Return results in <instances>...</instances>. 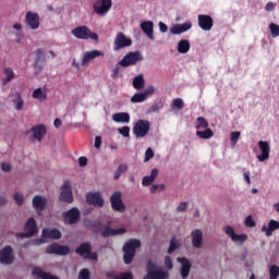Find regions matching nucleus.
I'll return each mask as SVG.
<instances>
[{
    "mask_svg": "<svg viewBox=\"0 0 279 279\" xmlns=\"http://www.w3.org/2000/svg\"><path fill=\"white\" fill-rule=\"evenodd\" d=\"M133 88H135V90H143V88H145V78L143 77V74L133 78Z\"/></svg>",
    "mask_w": 279,
    "mask_h": 279,
    "instance_id": "31",
    "label": "nucleus"
},
{
    "mask_svg": "<svg viewBox=\"0 0 279 279\" xmlns=\"http://www.w3.org/2000/svg\"><path fill=\"white\" fill-rule=\"evenodd\" d=\"M159 29L161 34H167V32H169V26H167V24L163 22H159Z\"/></svg>",
    "mask_w": 279,
    "mask_h": 279,
    "instance_id": "61",
    "label": "nucleus"
},
{
    "mask_svg": "<svg viewBox=\"0 0 279 279\" xmlns=\"http://www.w3.org/2000/svg\"><path fill=\"white\" fill-rule=\"evenodd\" d=\"M47 61H35L33 63V69L35 71V74L38 75L45 70V63Z\"/></svg>",
    "mask_w": 279,
    "mask_h": 279,
    "instance_id": "39",
    "label": "nucleus"
},
{
    "mask_svg": "<svg viewBox=\"0 0 279 279\" xmlns=\"http://www.w3.org/2000/svg\"><path fill=\"white\" fill-rule=\"evenodd\" d=\"M24 23L29 26L31 29H38L40 27V15L32 11L26 12Z\"/></svg>",
    "mask_w": 279,
    "mask_h": 279,
    "instance_id": "15",
    "label": "nucleus"
},
{
    "mask_svg": "<svg viewBox=\"0 0 279 279\" xmlns=\"http://www.w3.org/2000/svg\"><path fill=\"white\" fill-rule=\"evenodd\" d=\"M143 54L141 51L129 52L126 56L123 57L121 61H119V65L128 69V66H133L136 62H142Z\"/></svg>",
    "mask_w": 279,
    "mask_h": 279,
    "instance_id": "6",
    "label": "nucleus"
},
{
    "mask_svg": "<svg viewBox=\"0 0 279 279\" xmlns=\"http://www.w3.org/2000/svg\"><path fill=\"white\" fill-rule=\"evenodd\" d=\"M225 233L227 234V236L231 238V241H233L234 243H240V245H243V243L247 241V234L245 233L236 234L232 226H226Z\"/></svg>",
    "mask_w": 279,
    "mask_h": 279,
    "instance_id": "16",
    "label": "nucleus"
},
{
    "mask_svg": "<svg viewBox=\"0 0 279 279\" xmlns=\"http://www.w3.org/2000/svg\"><path fill=\"white\" fill-rule=\"evenodd\" d=\"M47 197L43 195H35L33 197V208L36 210L37 215H43V210L47 208Z\"/></svg>",
    "mask_w": 279,
    "mask_h": 279,
    "instance_id": "19",
    "label": "nucleus"
},
{
    "mask_svg": "<svg viewBox=\"0 0 279 279\" xmlns=\"http://www.w3.org/2000/svg\"><path fill=\"white\" fill-rule=\"evenodd\" d=\"M35 62H47V58L45 57V51L38 48L35 51Z\"/></svg>",
    "mask_w": 279,
    "mask_h": 279,
    "instance_id": "43",
    "label": "nucleus"
},
{
    "mask_svg": "<svg viewBox=\"0 0 279 279\" xmlns=\"http://www.w3.org/2000/svg\"><path fill=\"white\" fill-rule=\"evenodd\" d=\"M151 158H154V149L147 148L145 151L144 162H149V160H151Z\"/></svg>",
    "mask_w": 279,
    "mask_h": 279,
    "instance_id": "52",
    "label": "nucleus"
},
{
    "mask_svg": "<svg viewBox=\"0 0 279 279\" xmlns=\"http://www.w3.org/2000/svg\"><path fill=\"white\" fill-rule=\"evenodd\" d=\"M4 74L7 76L2 78V86H5V84H10V82L14 80V70H12V68H5Z\"/></svg>",
    "mask_w": 279,
    "mask_h": 279,
    "instance_id": "35",
    "label": "nucleus"
},
{
    "mask_svg": "<svg viewBox=\"0 0 279 279\" xmlns=\"http://www.w3.org/2000/svg\"><path fill=\"white\" fill-rule=\"evenodd\" d=\"M125 47H132V39L128 38L123 33H118L113 41L114 51L125 49Z\"/></svg>",
    "mask_w": 279,
    "mask_h": 279,
    "instance_id": "14",
    "label": "nucleus"
},
{
    "mask_svg": "<svg viewBox=\"0 0 279 279\" xmlns=\"http://www.w3.org/2000/svg\"><path fill=\"white\" fill-rule=\"evenodd\" d=\"M132 104H143V101H147V97L144 93H135L131 97Z\"/></svg>",
    "mask_w": 279,
    "mask_h": 279,
    "instance_id": "37",
    "label": "nucleus"
},
{
    "mask_svg": "<svg viewBox=\"0 0 279 279\" xmlns=\"http://www.w3.org/2000/svg\"><path fill=\"white\" fill-rule=\"evenodd\" d=\"M269 274H270L269 279H278V276H279V267H278L277 265H272V266L269 268Z\"/></svg>",
    "mask_w": 279,
    "mask_h": 279,
    "instance_id": "48",
    "label": "nucleus"
},
{
    "mask_svg": "<svg viewBox=\"0 0 279 279\" xmlns=\"http://www.w3.org/2000/svg\"><path fill=\"white\" fill-rule=\"evenodd\" d=\"M46 254H57L58 256H69L71 247L53 243L47 246Z\"/></svg>",
    "mask_w": 279,
    "mask_h": 279,
    "instance_id": "11",
    "label": "nucleus"
},
{
    "mask_svg": "<svg viewBox=\"0 0 279 279\" xmlns=\"http://www.w3.org/2000/svg\"><path fill=\"white\" fill-rule=\"evenodd\" d=\"M25 232L16 233V239H31V236H34V234H38V227L36 226V219L28 218L24 226Z\"/></svg>",
    "mask_w": 279,
    "mask_h": 279,
    "instance_id": "4",
    "label": "nucleus"
},
{
    "mask_svg": "<svg viewBox=\"0 0 279 279\" xmlns=\"http://www.w3.org/2000/svg\"><path fill=\"white\" fill-rule=\"evenodd\" d=\"M114 279H133L132 272H125L119 276H116Z\"/></svg>",
    "mask_w": 279,
    "mask_h": 279,
    "instance_id": "60",
    "label": "nucleus"
},
{
    "mask_svg": "<svg viewBox=\"0 0 279 279\" xmlns=\"http://www.w3.org/2000/svg\"><path fill=\"white\" fill-rule=\"evenodd\" d=\"M165 265L168 269H173V260L169 256L165 257Z\"/></svg>",
    "mask_w": 279,
    "mask_h": 279,
    "instance_id": "59",
    "label": "nucleus"
},
{
    "mask_svg": "<svg viewBox=\"0 0 279 279\" xmlns=\"http://www.w3.org/2000/svg\"><path fill=\"white\" fill-rule=\"evenodd\" d=\"M191 236L193 247H196L197 250L198 247H202V243L204 241V232H202L199 229H195L191 232Z\"/></svg>",
    "mask_w": 279,
    "mask_h": 279,
    "instance_id": "23",
    "label": "nucleus"
},
{
    "mask_svg": "<svg viewBox=\"0 0 279 279\" xmlns=\"http://www.w3.org/2000/svg\"><path fill=\"white\" fill-rule=\"evenodd\" d=\"M186 208H189V203L182 202L177 207V213H186Z\"/></svg>",
    "mask_w": 279,
    "mask_h": 279,
    "instance_id": "54",
    "label": "nucleus"
},
{
    "mask_svg": "<svg viewBox=\"0 0 279 279\" xmlns=\"http://www.w3.org/2000/svg\"><path fill=\"white\" fill-rule=\"evenodd\" d=\"M172 110H182L184 108V100L182 98H175L171 104Z\"/></svg>",
    "mask_w": 279,
    "mask_h": 279,
    "instance_id": "41",
    "label": "nucleus"
},
{
    "mask_svg": "<svg viewBox=\"0 0 279 279\" xmlns=\"http://www.w3.org/2000/svg\"><path fill=\"white\" fill-rule=\"evenodd\" d=\"M33 99H38V101H47V93L43 88H36L32 95Z\"/></svg>",
    "mask_w": 279,
    "mask_h": 279,
    "instance_id": "36",
    "label": "nucleus"
},
{
    "mask_svg": "<svg viewBox=\"0 0 279 279\" xmlns=\"http://www.w3.org/2000/svg\"><path fill=\"white\" fill-rule=\"evenodd\" d=\"M258 147L260 150V155H257V160L259 162H265V160H269V154H271V148L269 147V142L259 141Z\"/></svg>",
    "mask_w": 279,
    "mask_h": 279,
    "instance_id": "18",
    "label": "nucleus"
},
{
    "mask_svg": "<svg viewBox=\"0 0 279 279\" xmlns=\"http://www.w3.org/2000/svg\"><path fill=\"white\" fill-rule=\"evenodd\" d=\"M78 165H80V167H86V165H88V158L80 157L78 158Z\"/></svg>",
    "mask_w": 279,
    "mask_h": 279,
    "instance_id": "64",
    "label": "nucleus"
},
{
    "mask_svg": "<svg viewBox=\"0 0 279 279\" xmlns=\"http://www.w3.org/2000/svg\"><path fill=\"white\" fill-rule=\"evenodd\" d=\"M80 217H82V213L77 207H73L70 210L63 213V221L68 226H73L80 221Z\"/></svg>",
    "mask_w": 279,
    "mask_h": 279,
    "instance_id": "10",
    "label": "nucleus"
},
{
    "mask_svg": "<svg viewBox=\"0 0 279 279\" xmlns=\"http://www.w3.org/2000/svg\"><path fill=\"white\" fill-rule=\"evenodd\" d=\"M111 208L116 213H125V204H123V194L120 191L113 192L110 196Z\"/></svg>",
    "mask_w": 279,
    "mask_h": 279,
    "instance_id": "8",
    "label": "nucleus"
},
{
    "mask_svg": "<svg viewBox=\"0 0 279 279\" xmlns=\"http://www.w3.org/2000/svg\"><path fill=\"white\" fill-rule=\"evenodd\" d=\"M154 182V179L149 175H146L142 179L143 186H149Z\"/></svg>",
    "mask_w": 279,
    "mask_h": 279,
    "instance_id": "56",
    "label": "nucleus"
},
{
    "mask_svg": "<svg viewBox=\"0 0 279 279\" xmlns=\"http://www.w3.org/2000/svg\"><path fill=\"white\" fill-rule=\"evenodd\" d=\"M275 230H279V221L277 220H270L268 227L265 225L262 227V232H265L266 236H271Z\"/></svg>",
    "mask_w": 279,
    "mask_h": 279,
    "instance_id": "29",
    "label": "nucleus"
},
{
    "mask_svg": "<svg viewBox=\"0 0 279 279\" xmlns=\"http://www.w3.org/2000/svg\"><path fill=\"white\" fill-rule=\"evenodd\" d=\"M86 202L89 206H98L99 208H102L106 204L104 196H101V192H88L86 194Z\"/></svg>",
    "mask_w": 279,
    "mask_h": 279,
    "instance_id": "13",
    "label": "nucleus"
},
{
    "mask_svg": "<svg viewBox=\"0 0 279 279\" xmlns=\"http://www.w3.org/2000/svg\"><path fill=\"white\" fill-rule=\"evenodd\" d=\"M43 243H45V240H43V239H33V240H31V245L38 246V245H43Z\"/></svg>",
    "mask_w": 279,
    "mask_h": 279,
    "instance_id": "62",
    "label": "nucleus"
},
{
    "mask_svg": "<svg viewBox=\"0 0 279 279\" xmlns=\"http://www.w3.org/2000/svg\"><path fill=\"white\" fill-rule=\"evenodd\" d=\"M90 252H93V246L90 245V242H83L80 244L78 247L75 248V253L83 258H86V256H88Z\"/></svg>",
    "mask_w": 279,
    "mask_h": 279,
    "instance_id": "25",
    "label": "nucleus"
},
{
    "mask_svg": "<svg viewBox=\"0 0 279 279\" xmlns=\"http://www.w3.org/2000/svg\"><path fill=\"white\" fill-rule=\"evenodd\" d=\"M13 198H14L15 203L17 204V206H23V194L15 193L13 195Z\"/></svg>",
    "mask_w": 279,
    "mask_h": 279,
    "instance_id": "55",
    "label": "nucleus"
},
{
    "mask_svg": "<svg viewBox=\"0 0 279 279\" xmlns=\"http://www.w3.org/2000/svg\"><path fill=\"white\" fill-rule=\"evenodd\" d=\"M35 141H43L45 134H47V128L44 124L35 125L31 129Z\"/></svg>",
    "mask_w": 279,
    "mask_h": 279,
    "instance_id": "26",
    "label": "nucleus"
},
{
    "mask_svg": "<svg viewBox=\"0 0 279 279\" xmlns=\"http://www.w3.org/2000/svg\"><path fill=\"white\" fill-rule=\"evenodd\" d=\"M208 128V120L204 117L197 118L196 130H206Z\"/></svg>",
    "mask_w": 279,
    "mask_h": 279,
    "instance_id": "42",
    "label": "nucleus"
},
{
    "mask_svg": "<svg viewBox=\"0 0 279 279\" xmlns=\"http://www.w3.org/2000/svg\"><path fill=\"white\" fill-rule=\"evenodd\" d=\"M14 263V251L12 246L7 245L0 250V264L1 265H12Z\"/></svg>",
    "mask_w": 279,
    "mask_h": 279,
    "instance_id": "12",
    "label": "nucleus"
},
{
    "mask_svg": "<svg viewBox=\"0 0 279 279\" xmlns=\"http://www.w3.org/2000/svg\"><path fill=\"white\" fill-rule=\"evenodd\" d=\"M93 8L95 14H98V16H106L112 9V0H96Z\"/></svg>",
    "mask_w": 279,
    "mask_h": 279,
    "instance_id": "7",
    "label": "nucleus"
},
{
    "mask_svg": "<svg viewBox=\"0 0 279 279\" xmlns=\"http://www.w3.org/2000/svg\"><path fill=\"white\" fill-rule=\"evenodd\" d=\"M141 247V240L131 239L123 245V260L125 265H130L132 260H134V256H136V250Z\"/></svg>",
    "mask_w": 279,
    "mask_h": 279,
    "instance_id": "2",
    "label": "nucleus"
},
{
    "mask_svg": "<svg viewBox=\"0 0 279 279\" xmlns=\"http://www.w3.org/2000/svg\"><path fill=\"white\" fill-rule=\"evenodd\" d=\"M154 93H156V87H154L153 85L148 86L144 90V94L146 95V98L148 97V95H154Z\"/></svg>",
    "mask_w": 279,
    "mask_h": 279,
    "instance_id": "58",
    "label": "nucleus"
},
{
    "mask_svg": "<svg viewBox=\"0 0 279 279\" xmlns=\"http://www.w3.org/2000/svg\"><path fill=\"white\" fill-rule=\"evenodd\" d=\"M179 247H180V242H178L175 236L171 238L170 245L168 248V254H173V252H175V250H178Z\"/></svg>",
    "mask_w": 279,
    "mask_h": 279,
    "instance_id": "40",
    "label": "nucleus"
},
{
    "mask_svg": "<svg viewBox=\"0 0 279 279\" xmlns=\"http://www.w3.org/2000/svg\"><path fill=\"white\" fill-rule=\"evenodd\" d=\"M142 32L149 38V40H154V22L145 21L140 25Z\"/></svg>",
    "mask_w": 279,
    "mask_h": 279,
    "instance_id": "24",
    "label": "nucleus"
},
{
    "mask_svg": "<svg viewBox=\"0 0 279 279\" xmlns=\"http://www.w3.org/2000/svg\"><path fill=\"white\" fill-rule=\"evenodd\" d=\"M244 225L246 226V228H255L256 227V222L254 221V219L252 218V216H247L244 220Z\"/></svg>",
    "mask_w": 279,
    "mask_h": 279,
    "instance_id": "51",
    "label": "nucleus"
},
{
    "mask_svg": "<svg viewBox=\"0 0 279 279\" xmlns=\"http://www.w3.org/2000/svg\"><path fill=\"white\" fill-rule=\"evenodd\" d=\"M239 138H241V132L239 131L231 132L230 141H231L232 147H236V143H239Z\"/></svg>",
    "mask_w": 279,
    "mask_h": 279,
    "instance_id": "44",
    "label": "nucleus"
},
{
    "mask_svg": "<svg viewBox=\"0 0 279 279\" xmlns=\"http://www.w3.org/2000/svg\"><path fill=\"white\" fill-rule=\"evenodd\" d=\"M33 276H36V278L45 279V276H47V272L43 270L40 267H35L32 271Z\"/></svg>",
    "mask_w": 279,
    "mask_h": 279,
    "instance_id": "46",
    "label": "nucleus"
},
{
    "mask_svg": "<svg viewBox=\"0 0 279 279\" xmlns=\"http://www.w3.org/2000/svg\"><path fill=\"white\" fill-rule=\"evenodd\" d=\"M198 20V27L203 29V32H210L213 29V25H215V22L213 21V16L206 15V14H199L197 16Z\"/></svg>",
    "mask_w": 279,
    "mask_h": 279,
    "instance_id": "17",
    "label": "nucleus"
},
{
    "mask_svg": "<svg viewBox=\"0 0 279 279\" xmlns=\"http://www.w3.org/2000/svg\"><path fill=\"white\" fill-rule=\"evenodd\" d=\"M119 134H122L124 138L130 137V126H123L121 129H118Z\"/></svg>",
    "mask_w": 279,
    "mask_h": 279,
    "instance_id": "53",
    "label": "nucleus"
},
{
    "mask_svg": "<svg viewBox=\"0 0 279 279\" xmlns=\"http://www.w3.org/2000/svg\"><path fill=\"white\" fill-rule=\"evenodd\" d=\"M11 95L12 97H15V99H13V104H15V110H23V106H25V100H23L21 93L15 92Z\"/></svg>",
    "mask_w": 279,
    "mask_h": 279,
    "instance_id": "33",
    "label": "nucleus"
},
{
    "mask_svg": "<svg viewBox=\"0 0 279 279\" xmlns=\"http://www.w3.org/2000/svg\"><path fill=\"white\" fill-rule=\"evenodd\" d=\"M270 34L272 38H278L279 36V25L275 23H270L269 25Z\"/></svg>",
    "mask_w": 279,
    "mask_h": 279,
    "instance_id": "47",
    "label": "nucleus"
},
{
    "mask_svg": "<svg viewBox=\"0 0 279 279\" xmlns=\"http://www.w3.org/2000/svg\"><path fill=\"white\" fill-rule=\"evenodd\" d=\"M104 222L101 221H94L92 225H90V230L92 232H94V234H99V232H104Z\"/></svg>",
    "mask_w": 279,
    "mask_h": 279,
    "instance_id": "38",
    "label": "nucleus"
},
{
    "mask_svg": "<svg viewBox=\"0 0 279 279\" xmlns=\"http://www.w3.org/2000/svg\"><path fill=\"white\" fill-rule=\"evenodd\" d=\"M120 73H121V68H120V65L118 64V65H116V66L113 68L112 72H111V77H112V80H119Z\"/></svg>",
    "mask_w": 279,
    "mask_h": 279,
    "instance_id": "50",
    "label": "nucleus"
},
{
    "mask_svg": "<svg viewBox=\"0 0 279 279\" xmlns=\"http://www.w3.org/2000/svg\"><path fill=\"white\" fill-rule=\"evenodd\" d=\"M104 56V52L99 50H92L84 53L82 59V66H86V64H90L92 60H95V58H99Z\"/></svg>",
    "mask_w": 279,
    "mask_h": 279,
    "instance_id": "22",
    "label": "nucleus"
},
{
    "mask_svg": "<svg viewBox=\"0 0 279 279\" xmlns=\"http://www.w3.org/2000/svg\"><path fill=\"white\" fill-rule=\"evenodd\" d=\"M78 279H90V270H88V268L81 269Z\"/></svg>",
    "mask_w": 279,
    "mask_h": 279,
    "instance_id": "49",
    "label": "nucleus"
},
{
    "mask_svg": "<svg viewBox=\"0 0 279 279\" xmlns=\"http://www.w3.org/2000/svg\"><path fill=\"white\" fill-rule=\"evenodd\" d=\"M169 278V271L163 267H159L154 260H148L146 266V276L143 279H167Z\"/></svg>",
    "mask_w": 279,
    "mask_h": 279,
    "instance_id": "1",
    "label": "nucleus"
},
{
    "mask_svg": "<svg viewBox=\"0 0 279 279\" xmlns=\"http://www.w3.org/2000/svg\"><path fill=\"white\" fill-rule=\"evenodd\" d=\"M43 239H62V233L58 229H44L41 233Z\"/></svg>",
    "mask_w": 279,
    "mask_h": 279,
    "instance_id": "28",
    "label": "nucleus"
},
{
    "mask_svg": "<svg viewBox=\"0 0 279 279\" xmlns=\"http://www.w3.org/2000/svg\"><path fill=\"white\" fill-rule=\"evenodd\" d=\"M125 232H128L126 228L112 229L110 226H105L101 236L104 239H108L109 236H119V234H125Z\"/></svg>",
    "mask_w": 279,
    "mask_h": 279,
    "instance_id": "21",
    "label": "nucleus"
},
{
    "mask_svg": "<svg viewBox=\"0 0 279 279\" xmlns=\"http://www.w3.org/2000/svg\"><path fill=\"white\" fill-rule=\"evenodd\" d=\"M125 171H128V165H120L113 174L114 180H119V178H121V174L125 173Z\"/></svg>",
    "mask_w": 279,
    "mask_h": 279,
    "instance_id": "45",
    "label": "nucleus"
},
{
    "mask_svg": "<svg viewBox=\"0 0 279 279\" xmlns=\"http://www.w3.org/2000/svg\"><path fill=\"white\" fill-rule=\"evenodd\" d=\"M266 12H274L276 10V4L274 2H268L265 7Z\"/></svg>",
    "mask_w": 279,
    "mask_h": 279,
    "instance_id": "63",
    "label": "nucleus"
},
{
    "mask_svg": "<svg viewBox=\"0 0 279 279\" xmlns=\"http://www.w3.org/2000/svg\"><path fill=\"white\" fill-rule=\"evenodd\" d=\"M72 35L78 40H88V38H90V40H99V35L93 33L88 26H77L72 29Z\"/></svg>",
    "mask_w": 279,
    "mask_h": 279,
    "instance_id": "3",
    "label": "nucleus"
},
{
    "mask_svg": "<svg viewBox=\"0 0 279 279\" xmlns=\"http://www.w3.org/2000/svg\"><path fill=\"white\" fill-rule=\"evenodd\" d=\"M196 136L198 138H203L204 141H208V138H213L215 136V133L213 132L211 129H206L204 131H196Z\"/></svg>",
    "mask_w": 279,
    "mask_h": 279,
    "instance_id": "34",
    "label": "nucleus"
},
{
    "mask_svg": "<svg viewBox=\"0 0 279 279\" xmlns=\"http://www.w3.org/2000/svg\"><path fill=\"white\" fill-rule=\"evenodd\" d=\"M73 191L71 187V181H64L61 186V193L59 196V202H63L64 204H73Z\"/></svg>",
    "mask_w": 279,
    "mask_h": 279,
    "instance_id": "9",
    "label": "nucleus"
},
{
    "mask_svg": "<svg viewBox=\"0 0 279 279\" xmlns=\"http://www.w3.org/2000/svg\"><path fill=\"white\" fill-rule=\"evenodd\" d=\"M178 263L181 264L180 274L183 279L189 278L191 274V262L186 257H178Z\"/></svg>",
    "mask_w": 279,
    "mask_h": 279,
    "instance_id": "20",
    "label": "nucleus"
},
{
    "mask_svg": "<svg viewBox=\"0 0 279 279\" xmlns=\"http://www.w3.org/2000/svg\"><path fill=\"white\" fill-rule=\"evenodd\" d=\"M165 191V184H154L150 187V193H156V191Z\"/></svg>",
    "mask_w": 279,
    "mask_h": 279,
    "instance_id": "57",
    "label": "nucleus"
},
{
    "mask_svg": "<svg viewBox=\"0 0 279 279\" xmlns=\"http://www.w3.org/2000/svg\"><path fill=\"white\" fill-rule=\"evenodd\" d=\"M150 124L147 120H138L133 126V134L136 138H145L149 134Z\"/></svg>",
    "mask_w": 279,
    "mask_h": 279,
    "instance_id": "5",
    "label": "nucleus"
},
{
    "mask_svg": "<svg viewBox=\"0 0 279 279\" xmlns=\"http://www.w3.org/2000/svg\"><path fill=\"white\" fill-rule=\"evenodd\" d=\"M177 49L179 53H189L191 51V43L187 39H181Z\"/></svg>",
    "mask_w": 279,
    "mask_h": 279,
    "instance_id": "32",
    "label": "nucleus"
},
{
    "mask_svg": "<svg viewBox=\"0 0 279 279\" xmlns=\"http://www.w3.org/2000/svg\"><path fill=\"white\" fill-rule=\"evenodd\" d=\"M112 119L116 123H130V113L118 112L112 116Z\"/></svg>",
    "mask_w": 279,
    "mask_h": 279,
    "instance_id": "30",
    "label": "nucleus"
},
{
    "mask_svg": "<svg viewBox=\"0 0 279 279\" xmlns=\"http://www.w3.org/2000/svg\"><path fill=\"white\" fill-rule=\"evenodd\" d=\"M191 27H193V24H191V22H185L183 24H177L172 26L170 32L171 34L180 35V34H184V32H189Z\"/></svg>",
    "mask_w": 279,
    "mask_h": 279,
    "instance_id": "27",
    "label": "nucleus"
}]
</instances>
